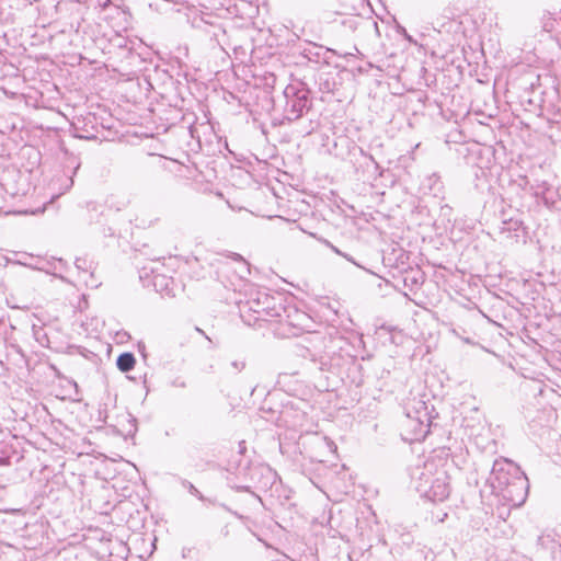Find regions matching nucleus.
<instances>
[{
	"mask_svg": "<svg viewBox=\"0 0 561 561\" xmlns=\"http://www.w3.org/2000/svg\"><path fill=\"white\" fill-rule=\"evenodd\" d=\"M405 419L402 423L405 440L422 442L428 435L433 425L434 407L430 405L427 394L411 391L403 401Z\"/></svg>",
	"mask_w": 561,
	"mask_h": 561,
	"instance_id": "1",
	"label": "nucleus"
},
{
	"mask_svg": "<svg viewBox=\"0 0 561 561\" xmlns=\"http://www.w3.org/2000/svg\"><path fill=\"white\" fill-rule=\"evenodd\" d=\"M240 317L248 325L259 321H271L282 317L285 306L280 296L268 294L265 289H256L249 294L244 301L239 302Z\"/></svg>",
	"mask_w": 561,
	"mask_h": 561,
	"instance_id": "2",
	"label": "nucleus"
},
{
	"mask_svg": "<svg viewBox=\"0 0 561 561\" xmlns=\"http://www.w3.org/2000/svg\"><path fill=\"white\" fill-rule=\"evenodd\" d=\"M437 457L438 462H440L439 468L434 472V478L427 488V492H425L423 496L433 502H443L451 492L450 481L456 468V462L450 453V448L443 447L437 449Z\"/></svg>",
	"mask_w": 561,
	"mask_h": 561,
	"instance_id": "3",
	"label": "nucleus"
},
{
	"mask_svg": "<svg viewBox=\"0 0 561 561\" xmlns=\"http://www.w3.org/2000/svg\"><path fill=\"white\" fill-rule=\"evenodd\" d=\"M310 90L300 80L293 81L283 91L285 105L283 108L284 118L294 122L302 117L312 106Z\"/></svg>",
	"mask_w": 561,
	"mask_h": 561,
	"instance_id": "4",
	"label": "nucleus"
},
{
	"mask_svg": "<svg viewBox=\"0 0 561 561\" xmlns=\"http://www.w3.org/2000/svg\"><path fill=\"white\" fill-rule=\"evenodd\" d=\"M247 484H231L237 491L250 492L255 503H262L259 495L251 491L252 488L267 490L276 480V472L265 465H251L243 469Z\"/></svg>",
	"mask_w": 561,
	"mask_h": 561,
	"instance_id": "5",
	"label": "nucleus"
},
{
	"mask_svg": "<svg viewBox=\"0 0 561 561\" xmlns=\"http://www.w3.org/2000/svg\"><path fill=\"white\" fill-rule=\"evenodd\" d=\"M150 272L152 274L151 277H149L147 267L141 270L140 279L144 282V285L152 286L154 290L162 296L175 297L179 287L173 277L160 273L158 268L153 267L150 268Z\"/></svg>",
	"mask_w": 561,
	"mask_h": 561,
	"instance_id": "6",
	"label": "nucleus"
},
{
	"mask_svg": "<svg viewBox=\"0 0 561 561\" xmlns=\"http://www.w3.org/2000/svg\"><path fill=\"white\" fill-rule=\"evenodd\" d=\"M439 465L437 450H434V456L426 460L423 467H416L412 471L411 478L414 481L416 491L421 495L427 492V488L434 478V472L439 468Z\"/></svg>",
	"mask_w": 561,
	"mask_h": 561,
	"instance_id": "7",
	"label": "nucleus"
},
{
	"mask_svg": "<svg viewBox=\"0 0 561 561\" xmlns=\"http://www.w3.org/2000/svg\"><path fill=\"white\" fill-rule=\"evenodd\" d=\"M306 42L309 44V46L305 47L300 51V55L310 62L329 66L331 65L330 55H335L343 58L354 55L353 53L341 54L333 48L316 44L311 39H306Z\"/></svg>",
	"mask_w": 561,
	"mask_h": 561,
	"instance_id": "8",
	"label": "nucleus"
},
{
	"mask_svg": "<svg viewBox=\"0 0 561 561\" xmlns=\"http://www.w3.org/2000/svg\"><path fill=\"white\" fill-rule=\"evenodd\" d=\"M194 27L204 33L210 42L217 44L220 48H224V44L226 43V30L220 23L201 18L198 20H194Z\"/></svg>",
	"mask_w": 561,
	"mask_h": 561,
	"instance_id": "9",
	"label": "nucleus"
},
{
	"mask_svg": "<svg viewBox=\"0 0 561 561\" xmlns=\"http://www.w3.org/2000/svg\"><path fill=\"white\" fill-rule=\"evenodd\" d=\"M311 360L321 371L334 373L343 366L345 357L335 351H325L319 355L312 354Z\"/></svg>",
	"mask_w": 561,
	"mask_h": 561,
	"instance_id": "10",
	"label": "nucleus"
},
{
	"mask_svg": "<svg viewBox=\"0 0 561 561\" xmlns=\"http://www.w3.org/2000/svg\"><path fill=\"white\" fill-rule=\"evenodd\" d=\"M277 321L282 325L291 327L294 330H304L308 316L293 306H285V311L282 317H277Z\"/></svg>",
	"mask_w": 561,
	"mask_h": 561,
	"instance_id": "11",
	"label": "nucleus"
},
{
	"mask_svg": "<svg viewBox=\"0 0 561 561\" xmlns=\"http://www.w3.org/2000/svg\"><path fill=\"white\" fill-rule=\"evenodd\" d=\"M76 268L82 276V280L91 287H98L99 283L94 276L96 264L93 260L82 256L77 257L75 261Z\"/></svg>",
	"mask_w": 561,
	"mask_h": 561,
	"instance_id": "12",
	"label": "nucleus"
},
{
	"mask_svg": "<svg viewBox=\"0 0 561 561\" xmlns=\"http://www.w3.org/2000/svg\"><path fill=\"white\" fill-rule=\"evenodd\" d=\"M123 421L125 423H122V427L121 428H117V432L123 435L126 439L127 438H133L138 428H137V419L130 414V413H126L123 415Z\"/></svg>",
	"mask_w": 561,
	"mask_h": 561,
	"instance_id": "13",
	"label": "nucleus"
},
{
	"mask_svg": "<svg viewBox=\"0 0 561 561\" xmlns=\"http://www.w3.org/2000/svg\"><path fill=\"white\" fill-rule=\"evenodd\" d=\"M136 364V358L133 353H122L116 359V366L122 373L130 371Z\"/></svg>",
	"mask_w": 561,
	"mask_h": 561,
	"instance_id": "14",
	"label": "nucleus"
},
{
	"mask_svg": "<svg viewBox=\"0 0 561 561\" xmlns=\"http://www.w3.org/2000/svg\"><path fill=\"white\" fill-rule=\"evenodd\" d=\"M232 260L236 262V273L241 279H244L248 275H250V264L238 253L232 254Z\"/></svg>",
	"mask_w": 561,
	"mask_h": 561,
	"instance_id": "15",
	"label": "nucleus"
},
{
	"mask_svg": "<svg viewBox=\"0 0 561 561\" xmlns=\"http://www.w3.org/2000/svg\"><path fill=\"white\" fill-rule=\"evenodd\" d=\"M14 454L15 450L8 442H0V466L10 465L11 458Z\"/></svg>",
	"mask_w": 561,
	"mask_h": 561,
	"instance_id": "16",
	"label": "nucleus"
},
{
	"mask_svg": "<svg viewBox=\"0 0 561 561\" xmlns=\"http://www.w3.org/2000/svg\"><path fill=\"white\" fill-rule=\"evenodd\" d=\"M403 282L405 285L410 283L412 286H419L423 283V273L419 270L415 272L408 273L404 276Z\"/></svg>",
	"mask_w": 561,
	"mask_h": 561,
	"instance_id": "17",
	"label": "nucleus"
},
{
	"mask_svg": "<svg viewBox=\"0 0 561 561\" xmlns=\"http://www.w3.org/2000/svg\"><path fill=\"white\" fill-rule=\"evenodd\" d=\"M69 162L72 165V172H71V175L67 176V179H66L65 191H68V190H70L72 187V185H73V175L77 173V171L80 168V162L77 161L76 158H71Z\"/></svg>",
	"mask_w": 561,
	"mask_h": 561,
	"instance_id": "18",
	"label": "nucleus"
},
{
	"mask_svg": "<svg viewBox=\"0 0 561 561\" xmlns=\"http://www.w3.org/2000/svg\"><path fill=\"white\" fill-rule=\"evenodd\" d=\"M181 485L186 489L192 495H194L195 497H197L198 500L201 501H204L205 497L203 496V494L194 486V484L192 482H190L188 480H185V479H181Z\"/></svg>",
	"mask_w": 561,
	"mask_h": 561,
	"instance_id": "19",
	"label": "nucleus"
},
{
	"mask_svg": "<svg viewBox=\"0 0 561 561\" xmlns=\"http://www.w3.org/2000/svg\"><path fill=\"white\" fill-rule=\"evenodd\" d=\"M448 516V513L443 511L442 508H435L432 511V518L436 519L439 523H443Z\"/></svg>",
	"mask_w": 561,
	"mask_h": 561,
	"instance_id": "20",
	"label": "nucleus"
},
{
	"mask_svg": "<svg viewBox=\"0 0 561 561\" xmlns=\"http://www.w3.org/2000/svg\"><path fill=\"white\" fill-rule=\"evenodd\" d=\"M10 214H13V211L10 209H7L4 206L3 186L0 184V215H10Z\"/></svg>",
	"mask_w": 561,
	"mask_h": 561,
	"instance_id": "21",
	"label": "nucleus"
},
{
	"mask_svg": "<svg viewBox=\"0 0 561 561\" xmlns=\"http://www.w3.org/2000/svg\"><path fill=\"white\" fill-rule=\"evenodd\" d=\"M245 360L244 359H234L230 363V366L237 371L240 373L245 368Z\"/></svg>",
	"mask_w": 561,
	"mask_h": 561,
	"instance_id": "22",
	"label": "nucleus"
},
{
	"mask_svg": "<svg viewBox=\"0 0 561 561\" xmlns=\"http://www.w3.org/2000/svg\"><path fill=\"white\" fill-rule=\"evenodd\" d=\"M172 386L173 387H179V388H185L186 387V382L185 380L181 379V378H176L172 381Z\"/></svg>",
	"mask_w": 561,
	"mask_h": 561,
	"instance_id": "23",
	"label": "nucleus"
},
{
	"mask_svg": "<svg viewBox=\"0 0 561 561\" xmlns=\"http://www.w3.org/2000/svg\"><path fill=\"white\" fill-rule=\"evenodd\" d=\"M317 442L319 445L321 446H324V447H329V443L325 440V438H320V437H316Z\"/></svg>",
	"mask_w": 561,
	"mask_h": 561,
	"instance_id": "24",
	"label": "nucleus"
},
{
	"mask_svg": "<svg viewBox=\"0 0 561 561\" xmlns=\"http://www.w3.org/2000/svg\"><path fill=\"white\" fill-rule=\"evenodd\" d=\"M445 16L448 19V20H453L454 19V12L451 9H446L445 10Z\"/></svg>",
	"mask_w": 561,
	"mask_h": 561,
	"instance_id": "25",
	"label": "nucleus"
},
{
	"mask_svg": "<svg viewBox=\"0 0 561 561\" xmlns=\"http://www.w3.org/2000/svg\"><path fill=\"white\" fill-rule=\"evenodd\" d=\"M343 257H345L347 261L352 262L353 264H355L356 266H360L357 262H355V260L350 256L347 253L345 254H342Z\"/></svg>",
	"mask_w": 561,
	"mask_h": 561,
	"instance_id": "26",
	"label": "nucleus"
},
{
	"mask_svg": "<svg viewBox=\"0 0 561 561\" xmlns=\"http://www.w3.org/2000/svg\"><path fill=\"white\" fill-rule=\"evenodd\" d=\"M343 257H345L347 261L352 262L353 264H355L356 266H360L357 262H355V260L350 256L347 253L345 254H342Z\"/></svg>",
	"mask_w": 561,
	"mask_h": 561,
	"instance_id": "27",
	"label": "nucleus"
},
{
	"mask_svg": "<svg viewBox=\"0 0 561 561\" xmlns=\"http://www.w3.org/2000/svg\"><path fill=\"white\" fill-rule=\"evenodd\" d=\"M327 243H328V245L331 248V250H332L333 252H335V253H337V252H339V249H337L336 247H334L332 243H330V242H327Z\"/></svg>",
	"mask_w": 561,
	"mask_h": 561,
	"instance_id": "28",
	"label": "nucleus"
},
{
	"mask_svg": "<svg viewBox=\"0 0 561 561\" xmlns=\"http://www.w3.org/2000/svg\"><path fill=\"white\" fill-rule=\"evenodd\" d=\"M336 254H339V255H341V256H342V254H345V253H344V252H342L341 250H339V252H337Z\"/></svg>",
	"mask_w": 561,
	"mask_h": 561,
	"instance_id": "29",
	"label": "nucleus"
},
{
	"mask_svg": "<svg viewBox=\"0 0 561 561\" xmlns=\"http://www.w3.org/2000/svg\"><path fill=\"white\" fill-rule=\"evenodd\" d=\"M196 331H198L199 333L204 334V332L199 328H196Z\"/></svg>",
	"mask_w": 561,
	"mask_h": 561,
	"instance_id": "30",
	"label": "nucleus"
},
{
	"mask_svg": "<svg viewBox=\"0 0 561 561\" xmlns=\"http://www.w3.org/2000/svg\"><path fill=\"white\" fill-rule=\"evenodd\" d=\"M373 162H374V164H376V168L378 169L379 164H377V161L374 160Z\"/></svg>",
	"mask_w": 561,
	"mask_h": 561,
	"instance_id": "31",
	"label": "nucleus"
},
{
	"mask_svg": "<svg viewBox=\"0 0 561 561\" xmlns=\"http://www.w3.org/2000/svg\"><path fill=\"white\" fill-rule=\"evenodd\" d=\"M373 162H374V164H376V168L378 169L379 164H377V161L374 160Z\"/></svg>",
	"mask_w": 561,
	"mask_h": 561,
	"instance_id": "32",
	"label": "nucleus"
}]
</instances>
